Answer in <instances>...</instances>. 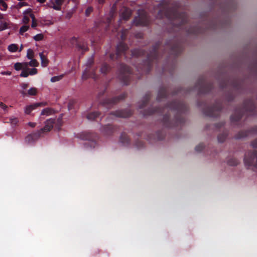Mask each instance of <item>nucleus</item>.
<instances>
[{"label":"nucleus","mask_w":257,"mask_h":257,"mask_svg":"<svg viewBox=\"0 0 257 257\" xmlns=\"http://www.w3.org/2000/svg\"><path fill=\"white\" fill-rule=\"evenodd\" d=\"M228 135L227 132H224L222 134H219L217 137V139L219 142L223 143L225 141Z\"/></svg>","instance_id":"nucleus-37"},{"label":"nucleus","mask_w":257,"mask_h":257,"mask_svg":"<svg viewBox=\"0 0 257 257\" xmlns=\"http://www.w3.org/2000/svg\"><path fill=\"white\" fill-rule=\"evenodd\" d=\"M27 56L29 59H32L34 56V52L32 49H28L27 51Z\"/></svg>","instance_id":"nucleus-49"},{"label":"nucleus","mask_w":257,"mask_h":257,"mask_svg":"<svg viewBox=\"0 0 257 257\" xmlns=\"http://www.w3.org/2000/svg\"><path fill=\"white\" fill-rule=\"evenodd\" d=\"M32 17L31 19L32 20V23L31 27L33 28H35L37 26V21L35 18V15H32Z\"/></svg>","instance_id":"nucleus-52"},{"label":"nucleus","mask_w":257,"mask_h":257,"mask_svg":"<svg viewBox=\"0 0 257 257\" xmlns=\"http://www.w3.org/2000/svg\"><path fill=\"white\" fill-rule=\"evenodd\" d=\"M144 143L143 141L140 140H137L135 143V146L138 149H141L144 148Z\"/></svg>","instance_id":"nucleus-43"},{"label":"nucleus","mask_w":257,"mask_h":257,"mask_svg":"<svg viewBox=\"0 0 257 257\" xmlns=\"http://www.w3.org/2000/svg\"><path fill=\"white\" fill-rule=\"evenodd\" d=\"M30 16L27 15H24L23 18V22L25 24H28L30 21Z\"/></svg>","instance_id":"nucleus-56"},{"label":"nucleus","mask_w":257,"mask_h":257,"mask_svg":"<svg viewBox=\"0 0 257 257\" xmlns=\"http://www.w3.org/2000/svg\"><path fill=\"white\" fill-rule=\"evenodd\" d=\"M27 3L25 2H19L17 5L18 8H21L23 6H26Z\"/></svg>","instance_id":"nucleus-60"},{"label":"nucleus","mask_w":257,"mask_h":257,"mask_svg":"<svg viewBox=\"0 0 257 257\" xmlns=\"http://www.w3.org/2000/svg\"><path fill=\"white\" fill-rule=\"evenodd\" d=\"M75 103V101H74V100L70 101V102H69V104H68V109L69 110L72 109L73 106Z\"/></svg>","instance_id":"nucleus-59"},{"label":"nucleus","mask_w":257,"mask_h":257,"mask_svg":"<svg viewBox=\"0 0 257 257\" xmlns=\"http://www.w3.org/2000/svg\"><path fill=\"white\" fill-rule=\"evenodd\" d=\"M8 23L7 22L1 23L0 24V31H3L8 29Z\"/></svg>","instance_id":"nucleus-55"},{"label":"nucleus","mask_w":257,"mask_h":257,"mask_svg":"<svg viewBox=\"0 0 257 257\" xmlns=\"http://www.w3.org/2000/svg\"><path fill=\"white\" fill-rule=\"evenodd\" d=\"M131 10L127 8H124L121 14V18L123 20H127L132 15Z\"/></svg>","instance_id":"nucleus-25"},{"label":"nucleus","mask_w":257,"mask_h":257,"mask_svg":"<svg viewBox=\"0 0 257 257\" xmlns=\"http://www.w3.org/2000/svg\"><path fill=\"white\" fill-rule=\"evenodd\" d=\"M62 119L61 117H59L57 119H55L54 126L56 130L58 131L60 130L61 127L62 125Z\"/></svg>","instance_id":"nucleus-35"},{"label":"nucleus","mask_w":257,"mask_h":257,"mask_svg":"<svg viewBox=\"0 0 257 257\" xmlns=\"http://www.w3.org/2000/svg\"><path fill=\"white\" fill-rule=\"evenodd\" d=\"M100 115V113L97 111H94L88 113L87 118L89 120H93Z\"/></svg>","instance_id":"nucleus-30"},{"label":"nucleus","mask_w":257,"mask_h":257,"mask_svg":"<svg viewBox=\"0 0 257 257\" xmlns=\"http://www.w3.org/2000/svg\"><path fill=\"white\" fill-rule=\"evenodd\" d=\"M233 7L234 4L233 2L227 1L221 4L220 8L223 12L229 13L231 12V9Z\"/></svg>","instance_id":"nucleus-22"},{"label":"nucleus","mask_w":257,"mask_h":257,"mask_svg":"<svg viewBox=\"0 0 257 257\" xmlns=\"http://www.w3.org/2000/svg\"><path fill=\"white\" fill-rule=\"evenodd\" d=\"M120 142L124 146H127L130 144V140L125 133H122L119 138Z\"/></svg>","instance_id":"nucleus-26"},{"label":"nucleus","mask_w":257,"mask_h":257,"mask_svg":"<svg viewBox=\"0 0 257 257\" xmlns=\"http://www.w3.org/2000/svg\"><path fill=\"white\" fill-rule=\"evenodd\" d=\"M133 111L129 109L117 110L110 113L111 115H113L117 117L126 118L131 116Z\"/></svg>","instance_id":"nucleus-16"},{"label":"nucleus","mask_w":257,"mask_h":257,"mask_svg":"<svg viewBox=\"0 0 257 257\" xmlns=\"http://www.w3.org/2000/svg\"><path fill=\"white\" fill-rule=\"evenodd\" d=\"M20 93L24 96H35L37 94V89L35 87L31 88L28 92L25 90H20Z\"/></svg>","instance_id":"nucleus-23"},{"label":"nucleus","mask_w":257,"mask_h":257,"mask_svg":"<svg viewBox=\"0 0 257 257\" xmlns=\"http://www.w3.org/2000/svg\"><path fill=\"white\" fill-rule=\"evenodd\" d=\"M239 163V160L234 158H231L227 161V164L232 166H237Z\"/></svg>","instance_id":"nucleus-36"},{"label":"nucleus","mask_w":257,"mask_h":257,"mask_svg":"<svg viewBox=\"0 0 257 257\" xmlns=\"http://www.w3.org/2000/svg\"><path fill=\"white\" fill-rule=\"evenodd\" d=\"M204 145L202 143H201L196 146L195 149L196 152H200L204 149Z\"/></svg>","instance_id":"nucleus-48"},{"label":"nucleus","mask_w":257,"mask_h":257,"mask_svg":"<svg viewBox=\"0 0 257 257\" xmlns=\"http://www.w3.org/2000/svg\"><path fill=\"white\" fill-rule=\"evenodd\" d=\"M94 63V59L93 57L89 58L86 62V68L84 71L82 78L83 79H87L88 78H92L94 80H96L98 77L97 68L92 67Z\"/></svg>","instance_id":"nucleus-10"},{"label":"nucleus","mask_w":257,"mask_h":257,"mask_svg":"<svg viewBox=\"0 0 257 257\" xmlns=\"http://www.w3.org/2000/svg\"><path fill=\"white\" fill-rule=\"evenodd\" d=\"M93 9L92 7H88L85 10V16L88 17L90 14L93 12Z\"/></svg>","instance_id":"nucleus-54"},{"label":"nucleus","mask_w":257,"mask_h":257,"mask_svg":"<svg viewBox=\"0 0 257 257\" xmlns=\"http://www.w3.org/2000/svg\"><path fill=\"white\" fill-rule=\"evenodd\" d=\"M43 38L44 36L42 34H39L35 36L33 38L36 41H39L43 40Z\"/></svg>","instance_id":"nucleus-50"},{"label":"nucleus","mask_w":257,"mask_h":257,"mask_svg":"<svg viewBox=\"0 0 257 257\" xmlns=\"http://www.w3.org/2000/svg\"><path fill=\"white\" fill-rule=\"evenodd\" d=\"M165 133L164 130L158 131L156 132V137L157 140H162L165 138Z\"/></svg>","instance_id":"nucleus-38"},{"label":"nucleus","mask_w":257,"mask_h":257,"mask_svg":"<svg viewBox=\"0 0 257 257\" xmlns=\"http://www.w3.org/2000/svg\"><path fill=\"white\" fill-rule=\"evenodd\" d=\"M76 137L82 140L89 141L84 144L85 148H94L96 145V140L97 139V135L95 133L83 132L77 134Z\"/></svg>","instance_id":"nucleus-8"},{"label":"nucleus","mask_w":257,"mask_h":257,"mask_svg":"<svg viewBox=\"0 0 257 257\" xmlns=\"http://www.w3.org/2000/svg\"><path fill=\"white\" fill-rule=\"evenodd\" d=\"M128 33V30L126 29H123L121 33L120 38L122 41L125 40L127 35Z\"/></svg>","instance_id":"nucleus-40"},{"label":"nucleus","mask_w":257,"mask_h":257,"mask_svg":"<svg viewBox=\"0 0 257 257\" xmlns=\"http://www.w3.org/2000/svg\"><path fill=\"white\" fill-rule=\"evenodd\" d=\"M212 89L213 83L207 82L203 77H201L198 79L194 87L186 90L182 88H178L173 91L172 95L187 94L194 90H197L198 94H204L209 93Z\"/></svg>","instance_id":"nucleus-5"},{"label":"nucleus","mask_w":257,"mask_h":257,"mask_svg":"<svg viewBox=\"0 0 257 257\" xmlns=\"http://www.w3.org/2000/svg\"><path fill=\"white\" fill-rule=\"evenodd\" d=\"M257 134V126H254L248 130L241 131L239 132L235 136V139H240L247 137L249 134Z\"/></svg>","instance_id":"nucleus-17"},{"label":"nucleus","mask_w":257,"mask_h":257,"mask_svg":"<svg viewBox=\"0 0 257 257\" xmlns=\"http://www.w3.org/2000/svg\"><path fill=\"white\" fill-rule=\"evenodd\" d=\"M76 47L79 50H82L83 52L87 51L88 50V47L84 42H77Z\"/></svg>","instance_id":"nucleus-31"},{"label":"nucleus","mask_w":257,"mask_h":257,"mask_svg":"<svg viewBox=\"0 0 257 257\" xmlns=\"http://www.w3.org/2000/svg\"><path fill=\"white\" fill-rule=\"evenodd\" d=\"M54 112V110L53 108L47 107L45 109H43L41 113V115H49L53 114Z\"/></svg>","instance_id":"nucleus-34"},{"label":"nucleus","mask_w":257,"mask_h":257,"mask_svg":"<svg viewBox=\"0 0 257 257\" xmlns=\"http://www.w3.org/2000/svg\"><path fill=\"white\" fill-rule=\"evenodd\" d=\"M64 1L65 0H55L54 2H52L51 4H50V7L55 10L60 11Z\"/></svg>","instance_id":"nucleus-24"},{"label":"nucleus","mask_w":257,"mask_h":257,"mask_svg":"<svg viewBox=\"0 0 257 257\" xmlns=\"http://www.w3.org/2000/svg\"><path fill=\"white\" fill-rule=\"evenodd\" d=\"M161 44V42L160 41L156 43L149 52H146L142 49H135L132 50V55L134 57L138 58L143 56L146 57L142 63L136 67L138 71L142 74L149 73L153 63H159L164 56H166V62H168L170 59L172 58L173 64L174 65L177 57L183 50V45L180 41L176 40H168L166 42L162 54L160 55L158 50Z\"/></svg>","instance_id":"nucleus-1"},{"label":"nucleus","mask_w":257,"mask_h":257,"mask_svg":"<svg viewBox=\"0 0 257 257\" xmlns=\"http://www.w3.org/2000/svg\"><path fill=\"white\" fill-rule=\"evenodd\" d=\"M224 122H221L216 123L214 126L215 127V129L218 130V129L221 128V127H222L224 125Z\"/></svg>","instance_id":"nucleus-57"},{"label":"nucleus","mask_w":257,"mask_h":257,"mask_svg":"<svg viewBox=\"0 0 257 257\" xmlns=\"http://www.w3.org/2000/svg\"><path fill=\"white\" fill-rule=\"evenodd\" d=\"M216 28L215 22H210L205 26V29L198 25L190 26L189 28L185 27L186 32L188 34L198 35L205 32L206 30H214Z\"/></svg>","instance_id":"nucleus-12"},{"label":"nucleus","mask_w":257,"mask_h":257,"mask_svg":"<svg viewBox=\"0 0 257 257\" xmlns=\"http://www.w3.org/2000/svg\"><path fill=\"white\" fill-rule=\"evenodd\" d=\"M160 9L157 17L159 19L166 18L172 21V24L177 28H183L187 24L188 18L186 13L178 12L180 4L177 2H171L169 0H162L160 4Z\"/></svg>","instance_id":"nucleus-3"},{"label":"nucleus","mask_w":257,"mask_h":257,"mask_svg":"<svg viewBox=\"0 0 257 257\" xmlns=\"http://www.w3.org/2000/svg\"><path fill=\"white\" fill-rule=\"evenodd\" d=\"M41 104L42 103H34L33 104L27 105L25 108V112L27 114H30V113L33 110L40 106Z\"/></svg>","instance_id":"nucleus-29"},{"label":"nucleus","mask_w":257,"mask_h":257,"mask_svg":"<svg viewBox=\"0 0 257 257\" xmlns=\"http://www.w3.org/2000/svg\"><path fill=\"white\" fill-rule=\"evenodd\" d=\"M151 97V94L150 92H147L145 94V95L143 98V100L142 101V103L139 105L140 109H143L145 106H146V105L147 104L149 100L150 99Z\"/></svg>","instance_id":"nucleus-28"},{"label":"nucleus","mask_w":257,"mask_h":257,"mask_svg":"<svg viewBox=\"0 0 257 257\" xmlns=\"http://www.w3.org/2000/svg\"><path fill=\"white\" fill-rule=\"evenodd\" d=\"M198 107H202L203 113L206 116L211 117L218 116L222 109V103L219 100H217L212 106H208L206 101L197 102Z\"/></svg>","instance_id":"nucleus-6"},{"label":"nucleus","mask_w":257,"mask_h":257,"mask_svg":"<svg viewBox=\"0 0 257 257\" xmlns=\"http://www.w3.org/2000/svg\"><path fill=\"white\" fill-rule=\"evenodd\" d=\"M0 107L5 110L8 108V106L3 102H1Z\"/></svg>","instance_id":"nucleus-62"},{"label":"nucleus","mask_w":257,"mask_h":257,"mask_svg":"<svg viewBox=\"0 0 257 257\" xmlns=\"http://www.w3.org/2000/svg\"><path fill=\"white\" fill-rule=\"evenodd\" d=\"M41 61V65L43 67H46L49 63V60L47 58V57L43 54V53H40L39 54Z\"/></svg>","instance_id":"nucleus-32"},{"label":"nucleus","mask_w":257,"mask_h":257,"mask_svg":"<svg viewBox=\"0 0 257 257\" xmlns=\"http://www.w3.org/2000/svg\"><path fill=\"white\" fill-rule=\"evenodd\" d=\"M105 91L100 92L98 95V97L99 99H100V97L104 94Z\"/></svg>","instance_id":"nucleus-63"},{"label":"nucleus","mask_w":257,"mask_h":257,"mask_svg":"<svg viewBox=\"0 0 257 257\" xmlns=\"http://www.w3.org/2000/svg\"><path fill=\"white\" fill-rule=\"evenodd\" d=\"M11 122L13 124H17L18 122V120L17 118L11 119Z\"/></svg>","instance_id":"nucleus-61"},{"label":"nucleus","mask_w":257,"mask_h":257,"mask_svg":"<svg viewBox=\"0 0 257 257\" xmlns=\"http://www.w3.org/2000/svg\"><path fill=\"white\" fill-rule=\"evenodd\" d=\"M220 88L222 89L229 87L232 91H239L241 87V83L237 79H224L219 83Z\"/></svg>","instance_id":"nucleus-14"},{"label":"nucleus","mask_w":257,"mask_h":257,"mask_svg":"<svg viewBox=\"0 0 257 257\" xmlns=\"http://www.w3.org/2000/svg\"><path fill=\"white\" fill-rule=\"evenodd\" d=\"M21 86L22 89L21 90H25V91H26V90L27 89V88L29 86V84L25 83H22V84H21Z\"/></svg>","instance_id":"nucleus-58"},{"label":"nucleus","mask_w":257,"mask_h":257,"mask_svg":"<svg viewBox=\"0 0 257 257\" xmlns=\"http://www.w3.org/2000/svg\"><path fill=\"white\" fill-rule=\"evenodd\" d=\"M29 75V74L27 68L23 69L20 74V76L22 77H27Z\"/></svg>","instance_id":"nucleus-45"},{"label":"nucleus","mask_w":257,"mask_h":257,"mask_svg":"<svg viewBox=\"0 0 257 257\" xmlns=\"http://www.w3.org/2000/svg\"><path fill=\"white\" fill-rule=\"evenodd\" d=\"M24 15H27L30 16L31 18H32V16L34 15L32 13V10L31 9H28L26 11H25L23 13Z\"/></svg>","instance_id":"nucleus-47"},{"label":"nucleus","mask_w":257,"mask_h":257,"mask_svg":"<svg viewBox=\"0 0 257 257\" xmlns=\"http://www.w3.org/2000/svg\"><path fill=\"white\" fill-rule=\"evenodd\" d=\"M28 67V63H16L14 65V68L15 70L18 71L20 70L21 69H23L24 68H26Z\"/></svg>","instance_id":"nucleus-33"},{"label":"nucleus","mask_w":257,"mask_h":257,"mask_svg":"<svg viewBox=\"0 0 257 257\" xmlns=\"http://www.w3.org/2000/svg\"><path fill=\"white\" fill-rule=\"evenodd\" d=\"M128 49V46L123 42H120L117 45L116 47V52L115 53L110 54V59L113 60L114 59L118 60L119 57L125 55V52Z\"/></svg>","instance_id":"nucleus-15"},{"label":"nucleus","mask_w":257,"mask_h":257,"mask_svg":"<svg viewBox=\"0 0 257 257\" xmlns=\"http://www.w3.org/2000/svg\"><path fill=\"white\" fill-rule=\"evenodd\" d=\"M55 118H50L45 122V126L39 131L42 135L43 133L50 132L54 126Z\"/></svg>","instance_id":"nucleus-19"},{"label":"nucleus","mask_w":257,"mask_h":257,"mask_svg":"<svg viewBox=\"0 0 257 257\" xmlns=\"http://www.w3.org/2000/svg\"><path fill=\"white\" fill-rule=\"evenodd\" d=\"M118 78L124 85H128L131 79L132 70L128 66L123 63L119 65Z\"/></svg>","instance_id":"nucleus-9"},{"label":"nucleus","mask_w":257,"mask_h":257,"mask_svg":"<svg viewBox=\"0 0 257 257\" xmlns=\"http://www.w3.org/2000/svg\"><path fill=\"white\" fill-rule=\"evenodd\" d=\"M39 131L28 135L25 138V142L28 144H32L35 142L41 136Z\"/></svg>","instance_id":"nucleus-21"},{"label":"nucleus","mask_w":257,"mask_h":257,"mask_svg":"<svg viewBox=\"0 0 257 257\" xmlns=\"http://www.w3.org/2000/svg\"><path fill=\"white\" fill-rule=\"evenodd\" d=\"M170 89L166 86H162L160 87L158 95L157 97V101L160 102L163 99H166L169 95Z\"/></svg>","instance_id":"nucleus-20"},{"label":"nucleus","mask_w":257,"mask_h":257,"mask_svg":"<svg viewBox=\"0 0 257 257\" xmlns=\"http://www.w3.org/2000/svg\"><path fill=\"white\" fill-rule=\"evenodd\" d=\"M36 125V123L35 122H29V125H30L32 127H35Z\"/></svg>","instance_id":"nucleus-64"},{"label":"nucleus","mask_w":257,"mask_h":257,"mask_svg":"<svg viewBox=\"0 0 257 257\" xmlns=\"http://www.w3.org/2000/svg\"><path fill=\"white\" fill-rule=\"evenodd\" d=\"M251 145L252 148L256 149L246 152L244 154L243 162L247 168L257 169V139L251 142Z\"/></svg>","instance_id":"nucleus-7"},{"label":"nucleus","mask_w":257,"mask_h":257,"mask_svg":"<svg viewBox=\"0 0 257 257\" xmlns=\"http://www.w3.org/2000/svg\"><path fill=\"white\" fill-rule=\"evenodd\" d=\"M137 17H136L133 23L136 26H148L151 24L150 17L147 13L143 10L138 11Z\"/></svg>","instance_id":"nucleus-11"},{"label":"nucleus","mask_w":257,"mask_h":257,"mask_svg":"<svg viewBox=\"0 0 257 257\" xmlns=\"http://www.w3.org/2000/svg\"><path fill=\"white\" fill-rule=\"evenodd\" d=\"M126 97V93H123L118 96L112 98L106 97L103 100H100L99 105L107 109H110L121 100L124 99Z\"/></svg>","instance_id":"nucleus-13"},{"label":"nucleus","mask_w":257,"mask_h":257,"mask_svg":"<svg viewBox=\"0 0 257 257\" xmlns=\"http://www.w3.org/2000/svg\"><path fill=\"white\" fill-rule=\"evenodd\" d=\"M8 8L7 4L4 0H0V9L2 11H6Z\"/></svg>","instance_id":"nucleus-42"},{"label":"nucleus","mask_w":257,"mask_h":257,"mask_svg":"<svg viewBox=\"0 0 257 257\" xmlns=\"http://www.w3.org/2000/svg\"><path fill=\"white\" fill-rule=\"evenodd\" d=\"M29 29V26L28 25H24L21 27L20 29V34L23 35L24 33L26 32Z\"/></svg>","instance_id":"nucleus-44"},{"label":"nucleus","mask_w":257,"mask_h":257,"mask_svg":"<svg viewBox=\"0 0 257 257\" xmlns=\"http://www.w3.org/2000/svg\"><path fill=\"white\" fill-rule=\"evenodd\" d=\"M255 110V105L253 100L247 99L244 100L242 105L236 108L234 114L230 116L231 122L237 124L243 116L254 115Z\"/></svg>","instance_id":"nucleus-4"},{"label":"nucleus","mask_w":257,"mask_h":257,"mask_svg":"<svg viewBox=\"0 0 257 257\" xmlns=\"http://www.w3.org/2000/svg\"><path fill=\"white\" fill-rule=\"evenodd\" d=\"M28 70L29 71V74L30 75H35L38 73L37 69L35 68L32 69L28 68Z\"/></svg>","instance_id":"nucleus-53"},{"label":"nucleus","mask_w":257,"mask_h":257,"mask_svg":"<svg viewBox=\"0 0 257 257\" xmlns=\"http://www.w3.org/2000/svg\"><path fill=\"white\" fill-rule=\"evenodd\" d=\"M28 63V66L30 65L32 67H37L39 65V63L36 59H31V60Z\"/></svg>","instance_id":"nucleus-41"},{"label":"nucleus","mask_w":257,"mask_h":257,"mask_svg":"<svg viewBox=\"0 0 257 257\" xmlns=\"http://www.w3.org/2000/svg\"><path fill=\"white\" fill-rule=\"evenodd\" d=\"M234 96L232 94V92L229 93L226 96V99L227 100V101L228 102L231 101L232 100H233L234 99Z\"/></svg>","instance_id":"nucleus-46"},{"label":"nucleus","mask_w":257,"mask_h":257,"mask_svg":"<svg viewBox=\"0 0 257 257\" xmlns=\"http://www.w3.org/2000/svg\"><path fill=\"white\" fill-rule=\"evenodd\" d=\"M62 77H63L62 75L56 76L52 77L51 78V81L52 82H56V81H58L62 79Z\"/></svg>","instance_id":"nucleus-51"},{"label":"nucleus","mask_w":257,"mask_h":257,"mask_svg":"<svg viewBox=\"0 0 257 257\" xmlns=\"http://www.w3.org/2000/svg\"><path fill=\"white\" fill-rule=\"evenodd\" d=\"M188 107L183 101L173 100L168 103L164 107H149L143 110L141 113L144 116L151 115L155 113H165L161 120L162 125L165 128H172L181 126L185 122V118L183 116L187 110Z\"/></svg>","instance_id":"nucleus-2"},{"label":"nucleus","mask_w":257,"mask_h":257,"mask_svg":"<svg viewBox=\"0 0 257 257\" xmlns=\"http://www.w3.org/2000/svg\"><path fill=\"white\" fill-rule=\"evenodd\" d=\"M110 69L111 68L108 64L106 63H103L101 65L99 72L103 75H105L110 71Z\"/></svg>","instance_id":"nucleus-27"},{"label":"nucleus","mask_w":257,"mask_h":257,"mask_svg":"<svg viewBox=\"0 0 257 257\" xmlns=\"http://www.w3.org/2000/svg\"><path fill=\"white\" fill-rule=\"evenodd\" d=\"M118 127L116 125L107 124L102 126L101 132L105 136L112 135L114 132L118 131Z\"/></svg>","instance_id":"nucleus-18"},{"label":"nucleus","mask_w":257,"mask_h":257,"mask_svg":"<svg viewBox=\"0 0 257 257\" xmlns=\"http://www.w3.org/2000/svg\"><path fill=\"white\" fill-rule=\"evenodd\" d=\"M8 49L11 52H15L18 49V46L17 44H12L8 46Z\"/></svg>","instance_id":"nucleus-39"}]
</instances>
